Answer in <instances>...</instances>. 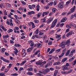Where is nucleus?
<instances>
[{
	"mask_svg": "<svg viewBox=\"0 0 76 76\" xmlns=\"http://www.w3.org/2000/svg\"><path fill=\"white\" fill-rule=\"evenodd\" d=\"M32 9H34L35 8V5L33 4L31 6Z\"/></svg>",
	"mask_w": 76,
	"mask_h": 76,
	"instance_id": "obj_64",
	"label": "nucleus"
},
{
	"mask_svg": "<svg viewBox=\"0 0 76 76\" xmlns=\"http://www.w3.org/2000/svg\"><path fill=\"white\" fill-rule=\"evenodd\" d=\"M21 50H23H23H24V53H23L22 57H25V56H26V53L25 50L24 49H21Z\"/></svg>",
	"mask_w": 76,
	"mask_h": 76,
	"instance_id": "obj_11",
	"label": "nucleus"
},
{
	"mask_svg": "<svg viewBox=\"0 0 76 76\" xmlns=\"http://www.w3.org/2000/svg\"><path fill=\"white\" fill-rule=\"evenodd\" d=\"M6 69L5 66H2V68L1 69V71H3V70L4 69Z\"/></svg>",
	"mask_w": 76,
	"mask_h": 76,
	"instance_id": "obj_50",
	"label": "nucleus"
},
{
	"mask_svg": "<svg viewBox=\"0 0 76 76\" xmlns=\"http://www.w3.org/2000/svg\"><path fill=\"white\" fill-rule=\"evenodd\" d=\"M15 21L17 23H20V21H19V20H17V19H16L15 20Z\"/></svg>",
	"mask_w": 76,
	"mask_h": 76,
	"instance_id": "obj_46",
	"label": "nucleus"
},
{
	"mask_svg": "<svg viewBox=\"0 0 76 76\" xmlns=\"http://www.w3.org/2000/svg\"><path fill=\"white\" fill-rule=\"evenodd\" d=\"M46 61H44L43 62H41V64L40 65V67H43V66L46 63Z\"/></svg>",
	"mask_w": 76,
	"mask_h": 76,
	"instance_id": "obj_15",
	"label": "nucleus"
},
{
	"mask_svg": "<svg viewBox=\"0 0 76 76\" xmlns=\"http://www.w3.org/2000/svg\"><path fill=\"white\" fill-rule=\"evenodd\" d=\"M64 6V4L62 3H60L58 4V7L59 9H63V7Z\"/></svg>",
	"mask_w": 76,
	"mask_h": 76,
	"instance_id": "obj_4",
	"label": "nucleus"
},
{
	"mask_svg": "<svg viewBox=\"0 0 76 76\" xmlns=\"http://www.w3.org/2000/svg\"><path fill=\"white\" fill-rule=\"evenodd\" d=\"M11 76H17L18 75V73H14V74H12L11 75Z\"/></svg>",
	"mask_w": 76,
	"mask_h": 76,
	"instance_id": "obj_32",
	"label": "nucleus"
},
{
	"mask_svg": "<svg viewBox=\"0 0 76 76\" xmlns=\"http://www.w3.org/2000/svg\"><path fill=\"white\" fill-rule=\"evenodd\" d=\"M72 70H73L72 69H70V70H69L67 72V73H71V72H72Z\"/></svg>",
	"mask_w": 76,
	"mask_h": 76,
	"instance_id": "obj_56",
	"label": "nucleus"
},
{
	"mask_svg": "<svg viewBox=\"0 0 76 76\" xmlns=\"http://www.w3.org/2000/svg\"><path fill=\"white\" fill-rule=\"evenodd\" d=\"M32 25V28H34L35 27V24H34V23H31Z\"/></svg>",
	"mask_w": 76,
	"mask_h": 76,
	"instance_id": "obj_36",
	"label": "nucleus"
},
{
	"mask_svg": "<svg viewBox=\"0 0 76 76\" xmlns=\"http://www.w3.org/2000/svg\"><path fill=\"white\" fill-rule=\"evenodd\" d=\"M21 2L22 4H24V5L26 4V3L24 2L23 1H21Z\"/></svg>",
	"mask_w": 76,
	"mask_h": 76,
	"instance_id": "obj_49",
	"label": "nucleus"
},
{
	"mask_svg": "<svg viewBox=\"0 0 76 76\" xmlns=\"http://www.w3.org/2000/svg\"><path fill=\"white\" fill-rule=\"evenodd\" d=\"M1 28H2V29L4 30V31H7V29L6 28H5L3 26H1Z\"/></svg>",
	"mask_w": 76,
	"mask_h": 76,
	"instance_id": "obj_30",
	"label": "nucleus"
},
{
	"mask_svg": "<svg viewBox=\"0 0 76 76\" xmlns=\"http://www.w3.org/2000/svg\"><path fill=\"white\" fill-rule=\"evenodd\" d=\"M3 61H4L5 62H6V63H10V61H9L6 59H4Z\"/></svg>",
	"mask_w": 76,
	"mask_h": 76,
	"instance_id": "obj_26",
	"label": "nucleus"
},
{
	"mask_svg": "<svg viewBox=\"0 0 76 76\" xmlns=\"http://www.w3.org/2000/svg\"><path fill=\"white\" fill-rule=\"evenodd\" d=\"M76 52V50L75 49H73V50H72L69 54V57H72L73 56V53H75V52Z\"/></svg>",
	"mask_w": 76,
	"mask_h": 76,
	"instance_id": "obj_3",
	"label": "nucleus"
},
{
	"mask_svg": "<svg viewBox=\"0 0 76 76\" xmlns=\"http://www.w3.org/2000/svg\"><path fill=\"white\" fill-rule=\"evenodd\" d=\"M61 63H60V62L59 61H58V62H55L53 64V65H54V66H57L58 65H60V64Z\"/></svg>",
	"mask_w": 76,
	"mask_h": 76,
	"instance_id": "obj_10",
	"label": "nucleus"
},
{
	"mask_svg": "<svg viewBox=\"0 0 76 76\" xmlns=\"http://www.w3.org/2000/svg\"><path fill=\"white\" fill-rule=\"evenodd\" d=\"M61 46L62 48H64L66 46V43L64 42H62L61 44Z\"/></svg>",
	"mask_w": 76,
	"mask_h": 76,
	"instance_id": "obj_9",
	"label": "nucleus"
},
{
	"mask_svg": "<svg viewBox=\"0 0 76 76\" xmlns=\"http://www.w3.org/2000/svg\"><path fill=\"white\" fill-rule=\"evenodd\" d=\"M53 4H54V2H50L49 3L48 5L49 6H51Z\"/></svg>",
	"mask_w": 76,
	"mask_h": 76,
	"instance_id": "obj_34",
	"label": "nucleus"
},
{
	"mask_svg": "<svg viewBox=\"0 0 76 76\" xmlns=\"http://www.w3.org/2000/svg\"><path fill=\"white\" fill-rule=\"evenodd\" d=\"M56 3H57V1H55L53 2V5L56 6Z\"/></svg>",
	"mask_w": 76,
	"mask_h": 76,
	"instance_id": "obj_60",
	"label": "nucleus"
},
{
	"mask_svg": "<svg viewBox=\"0 0 76 76\" xmlns=\"http://www.w3.org/2000/svg\"><path fill=\"white\" fill-rule=\"evenodd\" d=\"M57 19H56L53 21V22H52V24L51 25L52 28H53L57 24Z\"/></svg>",
	"mask_w": 76,
	"mask_h": 76,
	"instance_id": "obj_2",
	"label": "nucleus"
},
{
	"mask_svg": "<svg viewBox=\"0 0 76 76\" xmlns=\"http://www.w3.org/2000/svg\"><path fill=\"white\" fill-rule=\"evenodd\" d=\"M49 64L47 63L46 65H45L44 67H45V68H47L48 66H49Z\"/></svg>",
	"mask_w": 76,
	"mask_h": 76,
	"instance_id": "obj_38",
	"label": "nucleus"
},
{
	"mask_svg": "<svg viewBox=\"0 0 76 76\" xmlns=\"http://www.w3.org/2000/svg\"><path fill=\"white\" fill-rule=\"evenodd\" d=\"M61 35H58L56 37V39H57V41L61 39Z\"/></svg>",
	"mask_w": 76,
	"mask_h": 76,
	"instance_id": "obj_7",
	"label": "nucleus"
},
{
	"mask_svg": "<svg viewBox=\"0 0 76 76\" xmlns=\"http://www.w3.org/2000/svg\"><path fill=\"white\" fill-rule=\"evenodd\" d=\"M50 72V69L48 68H47L45 69H43V72L44 74H45L46 73H48Z\"/></svg>",
	"mask_w": 76,
	"mask_h": 76,
	"instance_id": "obj_6",
	"label": "nucleus"
},
{
	"mask_svg": "<svg viewBox=\"0 0 76 76\" xmlns=\"http://www.w3.org/2000/svg\"><path fill=\"white\" fill-rule=\"evenodd\" d=\"M64 53L63 52L62 53L61 55L59 56V57H63V56H64Z\"/></svg>",
	"mask_w": 76,
	"mask_h": 76,
	"instance_id": "obj_40",
	"label": "nucleus"
},
{
	"mask_svg": "<svg viewBox=\"0 0 76 76\" xmlns=\"http://www.w3.org/2000/svg\"><path fill=\"white\" fill-rule=\"evenodd\" d=\"M28 43L30 44V46L32 47L33 46L35 47L37 46V45H34V43L32 40H30L28 42Z\"/></svg>",
	"mask_w": 76,
	"mask_h": 76,
	"instance_id": "obj_1",
	"label": "nucleus"
},
{
	"mask_svg": "<svg viewBox=\"0 0 76 76\" xmlns=\"http://www.w3.org/2000/svg\"><path fill=\"white\" fill-rule=\"evenodd\" d=\"M27 74L28 75H30L31 76L33 75V73L31 72H27Z\"/></svg>",
	"mask_w": 76,
	"mask_h": 76,
	"instance_id": "obj_22",
	"label": "nucleus"
},
{
	"mask_svg": "<svg viewBox=\"0 0 76 76\" xmlns=\"http://www.w3.org/2000/svg\"><path fill=\"white\" fill-rule=\"evenodd\" d=\"M11 66H12V64H9V66H7V68H10Z\"/></svg>",
	"mask_w": 76,
	"mask_h": 76,
	"instance_id": "obj_61",
	"label": "nucleus"
},
{
	"mask_svg": "<svg viewBox=\"0 0 76 76\" xmlns=\"http://www.w3.org/2000/svg\"><path fill=\"white\" fill-rule=\"evenodd\" d=\"M66 60H67V58H65L62 59V61L64 63V62H65Z\"/></svg>",
	"mask_w": 76,
	"mask_h": 76,
	"instance_id": "obj_48",
	"label": "nucleus"
},
{
	"mask_svg": "<svg viewBox=\"0 0 76 76\" xmlns=\"http://www.w3.org/2000/svg\"><path fill=\"white\" fill-rule=\"evenodd\" d=\"M38 61L36 62V64H37V65H40V67H41V61Z\"/></svg>",
	"mask_w": 76,
	"mask_h": 76,
	"instance_id": "obj_17",
	"label": "nucleus"
},
{
	"mask_svg": "<svg viewBox=\"0 0 76 76\" xmlns=\"http://www.w3.org/2000/svg\"><path fill=\"white\" fill-rule=\"evenodd\" d=\"M4 13L5 15H7V12L6 11V10H4Z\"/></svg>",
	"mask_w": 76,
	"mask_h": 76,
	"instance_id": "obj_58",
	"label": "nucleus"
},
{
	"mask_svg": "<svg viewBox=\"0 0 76 76\" xmlns=\"http://www.w3.org/2000/svg\"><path fill=\"white\" fill-rule=\"evenodd\" d=\"M14 46L15 47H20V45L19 44H15L14 45Z\"/></svg>",
	"mask_w": 76,
	"mask_h": 76,
	"instance_id": "obj_19",
	"label": "nucleus"
},
{
	"mask_svg": "<svg viewBox=\"0 0 76 76\" xmlns=\"http://www.w3.org/2000/svg\"><path fill=\"white\" fill-rule=\"evenodd\" d=\"M37 18H39L40 16H41V14H40V13H38L37 15Z\"/></svg>",
	"mask_w": 76,
	"mask_h": 76,
	"instance_id": "obj_33",
	"label": "nucleus"
},
{
	"mask_svg": "<svg viewBox=\"0 0 76 76\" xmlns=\"http://www.w3.org/2000/svg\"><path fill=\"white\" fill-rule=\"evenodd\" d=\"M0 76H5V74L4 73H0Z\"/></svg>",
	"mask_w": 76,
	"mask_h": 76,
	"instance_id": "obj_39",
	"label": "nucleus"
},
{
	"mask_svg": "<svg viewBox=\"0 0 76 76\" xmlns=\"http://www.w3.org/2000/svg\"><path fill=\"white\" fill-rule=\"evenodd\" d=\"M39 50H38L37 51V52H36L35 53H34L35 55H37V54H38V53H39Z\"/></svg>",
	"mask_w": 76,
	"mask_h": 76,
	"instance_id": "obj_54",
	"label": "nucleus"
},
{
	"mask_svg": "<svg viewBox=\"0 0 76 76\" xmlns=\"http://www.w3.org/2000/svg\"><path fill=\"white\" fill-rule=\"evenodd\" d=\"M70 50H68L67 51V52L66 53V56H67V55L69 54L70 53Z\"/></svg>",
	"mask_w": 76,
	"mask_h": 76,
	"instance_id": "obj_28",
	"label": "nucleus"
},
{
	"mask_svg": "<svg viewBox=\"0 0 76 76\" xmlns=\"http://www.w3.org/2000/svg\"><path fill=\"white\" fill-rule=\"evenodd\" d=\"M49 13V12H43V14L42 15L43 17H44L45 15H48Z\"/></svg>",
	"mask_w": 76,
	"mask_h": 76,
	"instance_id": "obj_13",
	"label": "nucleus"
},
{
	"mask_svg": "<svg viewBox=\"0 0 76 76\" xmlns=\"http://www.w3.org/2000/svg\"><path fill=\"white\" fill-rule=\"evenodd\" d=\"M61 50V49L60 48L59 49H58V50H56L55 52L56 53H58V52H59V51H60Z\"/></svg>",
	"mask_w": 76,
	"mask_h": 76,
	"instance_id": "obj_44",
	"label": "nucleus"
},
{
	"mask_svg": "<svg viewBox=\"0 0 76 76\" xmlns=\"http://www.w3.org/2000/svg\"><path fill=\"white\" fill-rule=\"evenodd\" d=\"M57 11V9L56 8H53L52 9V12L53 13H55Z\"/></svg>",
	"mask_w": 76,
	"mask_h": 76,
	"instance_id": "obj_27",
	"label": "nucleus"
},
{
	"mask_svg": "<svg viewBox=\"0 0 76 76\" xmlns=\"http://www.w3.org/2000/svg\"><path fill=\"white\" fill-rule=\"evenodd\" d=\"M55 51V49H52L49 52V54H51L53 51Z\"/></svg>",
	"mask_w": 76,
	"mask_h": 76,
	"instance_id": "obj_25",
	"label": "nucleus"
},
{
	"mask_svg": "<svg viewBox=\"0 0 76 76\" xmlns=\"http://www.w3.org/2000/svg\"><path fill=\"white\" fill-rule=\"evenodd\" d=\"M66 27L67 28H71V27L69 25H66Z\"/></svg>",
	"mask_w": 76,
	"mask_h": 76,
	"instance_id": "obj_57",
	"label": "nucleus"
},
{
	"mask_svg": "<svg viewBox=\"0 0 76 76\" xmlns=\"http://www.w3.org/2000/svg\"><path fill=\"white\" fill-rule=\"evenodd\" d=\"M37 75L38 76H42V75L41 74H40L39 73H37Z\"/></svg>",
	"mask_w": 76,
	"mask_h": 76,
	"instance_id": "obj_63",
	"label": "nucleus"
},
{
	"mask_svg": "<svg viewBox=\"0 0 76 76\" xmlns=\"http://www.w3.org/2000/svg\"><path fill=\"white\" fill-rule=\"evenodd\" d=\"M27 50L28 53L32 51V48H29L28 49H27Z\"/></svg>",
	"mask_w": 76,
	"mask_h": 76,
	"instance_id": "obj_21",
	"label": "nucleus"
},
{
	"mask_svg": "<svg viewBox=\"0 0 76 76\" xmlns=\"http://www.w3.org/2000/svg\"><path fill=\"white\" fill-rule=\"evenodd\" d=\"M62 69L63 70H69L70 69L66 65H64L63 67H62Z\"/></svg>",
	"mask_w": 76,
	"mask_h": 76,
	"instance_id": "obj_5",
	"label": "nucleus"
},
{
	"mask_svg": "<svg viewBox=\"0 0 76 76\" xmlns=\"http://www.w3.org/2000/svg\"><path fill=\"white\" fill-rule=\"evenodd\" d=\"M48 64H49V66H51L52 65V62H49Z\"/></svg>",
	"mask_w": 76,
	"mask_h": 76,
	"instance_id": "obj_53",
	"label": "nucleus"
},
{
	"mask_svg": "<svg viewBox=\"0 0 76 76\" xmlns=\"http://www.w3.org/2000/svg\"><path fill=\"white\" fill-rule=\"evenodd\" d=\"M39 31V30H38V29L37 30L35 31V34H38V31Z\"/></svg>",
	"mask_w": 76,
	"mask_h": 76,
	"instance_id": "obj_52",
	"label": "nucleus"
},
{
	"mask_svg": "<svg viewBox=\"0 0 76 76\" xmlns=\"http://www.w3.org/2000/svg\"><path fill=\"white\" fill-rule=\"evenodd\" d=\"M52 20H52V19H50L46 21L47 24H49L51 22H52Z\"/></svg>",
	"mask_w": 76,
	"mask_h": 76,
	"instance_id": "obj_12",
	"label": "nucleus"
},
{
	"mask_svg": "<svg viewBox=\"0 0 76 76\" xmlns=\"http://www.w3.org/2000/svg\"><path fill=\"white\" fill-rule=\"evenodd\" d=\"M33 70L32 68H29L27 69V70L28 71H32Z\"/></svg>",
	"mask_w": 76,
	"mask_h": 76,
	"instance_id": "obj_35",
	"label": "nucleus"
},
{
	"mask_svg": "<svg viewBox=\"0 0 76 76\" xmlns=\"http://www.w3.org/2000/svg\"><path fill=\"white\" fill-rule=\"evenodd\" d=\"M3 37L4 38H7L9 37V36L8 35H6L5 36H3Z\"/></svg>",
	"mask_w": 76,
	"mask_h": 76,
	"instance_id": "obj_24",
	"label": "nucleus"
},
{
	"mask_svg": "<svg viewBox=\"0 0 76 76\" xmlns=\"http://www.w3.org/2000/svg\"><path fill=\"white\" fill-rule=\"evenodd\" d=\"M41 45V44L39 43L38 44H37V48H39V47H40V45Z\"/></svg>",
	"mask_w": 76,
	"mask_h": 76,
	"instance_id": "obj_43",
	"label": "nucleus"
},
{
	"mask_svg": "<svg viewBox=\"0 0 76 76\" xmlns=\"http://www.w3.org/2000/svg\"><path fill=\"white\" fill-rule=\"evenodd\" d=\"M66 21V19H65V18H64L62 19V20H61V22H64Z\"/></svg>",
	"mask_w": 76,
	"mask_h": 76,
	"instance_id": "obj_37",
	"label": "nucleus"
},
{
	"mask_svg": "<svg viewBox=\"0 0 76 76\" xmlns=\"http://www.w3.org/2000/svg\"><path fill=\"white\" fill-rule=\"evenodd\" d=\"M19 10H21L23 12V10H24V12H26V9H25L23 8H19Z\"/></svg>",
	"mask_w": 76,
	"mask_h": 76,
	"instance_id": "obj_18",
	"label": "nucleus"
},
{
	"mask_svg": "<svg viewBox=\"0 0 76 76\" xmlns=\"http://www.w3.org/2000/svg\"><path fill=\"white\" fill-rule=\"evenodd\" d=\"M13 53L14 54H15V55H17L18 53V50H15L13 51Z\"/></svg>",
	"mask_w": 76,
	"mask_h": 76,
	"instance_id": "obj_31",
	"label": "nucleus"
},
{
	"mask_svg": "<svg viewBox=\"0 0 76 76\" xmlns=\"http://www.w3.org/2000/svg\"><path fill=\"white\" fill-rule=\"evenodd\" d=\"M41 20H43V21L42 22L43 23H44V22H45V18H43V19H41Z\"/></svg>",
	"mask_w": 76,
	"mask_h": 76,
	"instance_id": "obj_62",
	"label": "nucleus"
},
{
	"mask_svg": "<svg viewBox=\"0 0 76 76\" xmlns=\"http://www.w3.org/2000/svg\"><path fill=\"white\" fill-rule=\"evenodd\" d=\"M70 40H67L66 42V45L67 47H69V45H70Z\"/></svg>",
	"mask_w": 76,
	"mask_h": 76,
	"instance_id": "obj_8",
	"label": "nucleus"
},
{
	"mask_svg": "<svg viewBox=\"0 0 76 76\" xmlns=\"http://www.w3.org/2000/svg\"><path fill=\"white\" fill-rule=\"evenodd\" d=\"M13 31V30L12 29H10L7 31L8 33H10V32H12Z\"/></svg>",
	"mask_w": 76,
	"mask_h": 76,
	"instance_id": "obj_29",
	"label": "nucleus"
},
{
	"mask_svg": "<svg viewBox=\"0 0 76 76\" xmlns=\"http://www.w3.org/2000/svg\"><path fill=\"white\" fill-rule=\"evenodd\" d=\"M58 70H56L54 71V73H55V74L57 75V74L58 73Z\"/></svg>",
	"mask_w": 76,
	"mask_h": 76,
	"instance_id": "obj_51",
	"label": "nucleus"
},
{
	"mask_svg": "<svg viewBox=\"0 0 76 76\" xmlns=\"http://www.w3.org/2000/svg\"><path fill=\"white\" fill-rule=\"evenodd\" d=\"M70 3H71V0H69V1H68L67 2H66V6H67V5H69Z\"/></svg>",
	"mask_w": 76,
	"mask_h": 76,
	"instance_id": "obj_20",
	"label": "nucleus"
},
{
	"mask_svg": "<svg viewBox=\"0 0 76 76\" xmlns=\"http://www.w3.org/2000/svg\"><path fill=\"white\" fill-rule=\"evenodd\" d=\"M34 22L35 23H38L39 22V21L37 20H34Z\"/></svg>",
	"mask_w": 76,
	"mask_h": 76,
	"instance_id": "obj_42",
	"label": "nucleus"
},
{
	"mask_svg": "<svg viewBox=\"0 0 76 76\" xmlns=\"http://www.w3.org/2000/svg\"><path fill=\"white\" fill-rule=\"evenodd\" d=\"M74 60V58H70L69 60V61H73Z\"/></svg>",
	"mask_w": 76,
	"mask_h": 76,
	"instance_id": "obj_47",
	"label": "nucleus"
},
{
	"mask_svg": "<svg viewBox=\"0 0 76 76\" xmlns=\"http://www.w3.org/2000/svg\"><path fill=\"white\" fill-rule=\"evenodd\" d=\"M66 14H67V12H63L62 14L61 15H63V16H64V15H66Z\"/></svg>",
	"mask_w": 76,
	"mask_h": 76,
	"instance_id": "obj_45",
	"label": "nucleus"
},
{
	"mask_svg": "<svg viewBox=\"0 0 76 76\" xmlns=\"http://www.w3.org/2000/svg\"><path fill=\"white\" fill-rule=\"evenodd\" d=\"M39 32V35H42L44 34V33L42 32H41V31H40Z\"/></svg>",
	"mask_w": 76,
	"mask_h": 76,
	"instance_id": "obj_55",
	"label": "nucleus"
},
{
	"mask_svg": "<svg viewBox=\"0 0 76 76\" xmlns=\"http://www.w3.org/2000/svg\"><path fill=\"white\" fill-rule=\"evenodd\" d=\"M1 53H3L4 52V51H5V50L4 49V48H2L1 50Z\"/></svg>",
	"mask_w": 76,
	"mask_h": 76,
	"instance_id": "obj_41",
	"label": "nucleus"
},
{
	"mask_svg": "<svg viewBox=\"0 0 76 76\" xmlns=\"http://www.w3.org/2000/svg\"><path fill=\"white\" fill-rule=\"evenodd\" d=\"M72 35V31H69V32L68 33H67L66 34V36L67 37H68L69 35Z\"/></svg>",
	"mask_w": 76,
	"mask_h": 76,
	"instance_id": "obj_16",
	"label": "nucleus"
},
{
	"mask_svg": "<svg viewBox=\"0 0 76 76\" xmlns=\"http://www.w3.org/2000/svg\"><path fill=\"white\" fill-rule=\"evenodd\" d=\"M53 12H50L49 13V16H53Z\"/></svg>",
	"mask_w": 76,
	"mask_h": 76,
	"instance_id": "obj_59",
	"label": "nucleus"
},
{
	"mask_svg": "<svg viewBox=\"0 0 76 76\" xmlns=\"http://www.w3.org/2000/svg\"><path fill=\"white\" fill-rule=\"evenodd\" d=\"M26 61H23L20 64V66H22L23 65V64H24L25 63H26Z\"/></svg>",
	"mask_w": 76,
	"mask_h": 76,
	"instance_id": "obj_23",
	"label": "nucleus"
},
{
	"mask_svg": "<svg viewBox=\"0 0 76 76\" xmlns=\"http://www.w3.org/2000/svg\"><path fill=\"white\" fill-rule=\"evenodd\" d=\"M75 8H76V6H74L71 9V13H73V12H74V11L75 10Z\"/></svg>",
	"mask_w": 76,
	"mask_h": 76,
	"instance_id": "obj_14",
	"label": "nucleus"
}]
</instances>
